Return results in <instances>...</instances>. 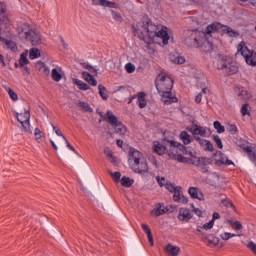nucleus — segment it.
Here are the masks:
<instances>
[{
	"label": "nucleus",
	"mask_w": 256,
	"mask_h": 256,
	"mask_svg": "<svg viewBox=\"0 0 256 256\" xmlns=\"http://www.w3.org/2000/svg\"><path fill=\"white\" fill-rule=\"evenodd\" d=\"M135 36L144 43H157V39H162L163 45H169V28L163 25H156L151 19L144 17L133 25Z\"/></svg>",
	"instance_id": "nucleus-1"
},
{
	"label": "nucleus",
	"mask_w": 256,
	"mask_h": 256,
	"mask_svg": "<svg viewBox=\"0 0 256 256\" xmlns=\"http://www.w3.org/2000/svg\"><path fill=\"white\" fill-rule=\"evenodd\" d=\"M155 86L158 93L162 94V101L165 105H171V103H177V97L171 93L173 89V79L167 75V73H160L155 81Z\"/></svg>",
	"instance_id": "nucleus-2"
},
{
	"label": "nucleus",
	"mask_w": 256,
	"mask_h": 256,
	"mask_svg": "<svg viewBox=\"0 0 256 256\" xmlns=\"http://www.w3.org/2000/svg\"><path fill=\"white\" fill-rule=\"evenodd\" d=\"M17 33L21 41H24V43H31L33 47H39V45L45 43V39H43L41 33L37 32V30L28 23L19 25Z\"/></svg>",
	"instance_id": "nucleus-3"
},
{
	"label": "nucleus",
	"mask_w": 256,
	"mask_h": 256,
	"mask_svg": "<svg viewBox=\"0 0 256 256\" xmlns=\"http://www.w3.org/2000/svg\"><path fill=\"white\" fill-rule=\"evenodd\" d=\"M184 43L188 47H199V45H204L209 47L208 51H212L213 43L210 41H205L201 32L197 30H187L184 32Z\"/></svg>",
	"instance_id": "nucleus-4"
},
{
	"label": "nucleus",
	"mask_w": 256,
	"mask_h": 256,
	"mask_svg": "<svg viewBox=\"0 0 256 256\" xmlns=\"http://www.w3.org/2000/svg\"><path fill=\"white\" fill-rule=\"evenodd\" d=\"M129 161L131 163L134 173L143 175L149 172V166L147 165V158L143 156L139 150H134L129 155Z\"/></svg>",
	"instance_id": "nucleus-5"
},
{
	"label": "nucleus",
	"mask_w": 256,
	"mask_h": 256,
	"mask_svg": "<svg viewBox=\"0 0 256 256\" xmlns=\"http://www.w3.org/2000/svg\"><path fill=\"white\" fill-rule=\"evenodd\" d=\"M181 149H183V144L173 140L168 141V157L174 159V161H178V163H189V159L181 155Z\"/></svg>",
	"instance_id": "nucleus-6"
},
{
	"label": "nucleus",
	"mask_w": 256,
	"mask_h": 256,
	"mask_svg": "<svg viewBox=\"0 0 256 256\" xmlns=\"http://www.w3.org/2000/svg\"><path fill=\"white\" fill-rule=\"evenodd\" d=\"M238 53L244 57L247 65H251L252 67H256V52L249 50L247 46H245V42H241L238 45Z\"/></svg>",
	"instance_id": "nucleus-7"
},
{
	"label": "nucleus",
	"mask_w": 256,
	"mask_h": 256,
	"mask_svg": "<svg viewBox=\"0 0 256 256\" xmlns=\"http://www.w3.org/2000/svg\"><path fill=\"white\" fill-rule=\"evenodd\" d=\"M16 119L20 122L22 131L30 134L33 133V131H31V113H29V110H25L24 113H18Z\"/></svg>",
	"instance_id": "nucleus-8"
},
{
	"label": "nucleus",
	"mask_w": 256,
	"mask_h": 256,
	"mask_svg": "<svg viewBox=\"0 0 256 256\" xmlns=\"http://www.w3.org/2000/svg\"><path fill=\"white\" fill-rule=\"evenodd\" d=\"M236 145L248 153L250 161L256 163V147L249 146V142L242 139L236 141Z\"/></svg>",
	"instance_id": "nucleus-9"
},
{
	"label": "nucleus",
	"mask_w": 256,
	"mask_h": 256,
	"mask_svg": "<svg viewBox=\"0 0 256 256\" xmlns=\"http://www.w3.org/2000/svg\"><path fill=\"white\" fill-rule=\"evenodd\" d=\"M224 25L219 22H214L207 26L205 33L201 32V35L203 39H206V41H209V37H213L216 33H219V31H223Z\"/></svg>",
	"instance_id": "nucleus-10"
},
{
	"label": "nucleus",
	"mask_w": 256,
	"mask_h": 256,
	"mask_svg": "<svg viewBox=\"0 0 256 256\" xmlns=\"http://www.w3.org/2000/svg\"><path fill=\"white\" fill-rule=\"evenodd\" d=\"M173 199L176 203H182L183 205H186V203H189V199L183 195V192L181 191V187H178V189H174L173 192Z\"/></svg>",
	"instance_id": "nucleus-11"
},
{
	"label": "nucleus",
	"mask_w": 256,
	"mask_h": 256,
	"mask_svg": "<svg viewBox=\"0 0 256 256\" xmlns=\"http://www.w3.org/2000/svg\"><path fill=\"white\" fill-rule=\"evenodd\" d=\"M188 193L192 199H198V201H205V195H203V191L197 187H190Z\"/></svg>",
	"instance_id": "nucleus-12"
},
{
	"label": "nucleus",
	"mask_w": 256,
	"mask_h": 256,
	"mask_svg": "<svg viewBox=\"0 0 256 256\" xmlns=\"http://www.w3.org/2000/svg\"><path fill=\"white\" fill-rule=\"evenodd\" d=\"M215 163L216 165H233V161L229 160L222 152L216 154Z\"/></svg>",
	"instance_id": "nucleus-13"
},
{
	"label": "nucleus",
	"mask_w": 256,
	"mask_h": 256,
	"mask_svg": "<svg viewBox=\"0 0 256 256\" xmlns=\"http://www.w3.org/2000/svg\"><path fill=\"white\" fill-rule=\"evenodd\" d=\"M179 221H186L189 222L190 219H193V214L187 208H180L178 213Z\"/></svg>",
	"instance_id": "nucleus-14"
},
{
	"label": "nucleus",
	"mask_w": 256,
	"mask_h": 256,
	"mask_svg": "<svg viewBox=\"0 0 256 256\" xmlns=\"http://www.w3.org/2000/svg\"><path fill=\"white\" fill-rule=\"evenodd\" d=\"M189 133L192 135H200V137H205L207 135V130L199 125H193L190 128H187Z\"/></svg>",
	"instance_id": "nucleus-15"
},
{
	"label": "nucleus",
	"mask_w": 256,
	"mask_h": 256,
	"mask_svg": "<svg viewBox=\"0 0 256 256\" xmlns=\"http://www.w3.org/2000/svg\"><path fill=\"white\" fill-rule=\"evenodd\" d=\"M196 141H198L199 145L204 149V151H213V143L209 140L202 139L200 137H194Z\"/></svg>",
	"instance_id": "nucleus-16"
},
{
	"label": "nucleus",
	"mask_w": 256,
	"mask_h": 256,
	"mask_svg": "<svg viewBox=\"0 0 256 256\" xmlns=\"http://www.w3.org/2000/svg\"><path fill=\"white\" fill-rule=\"evenodd\" d=\"M165 251L170 256H177L179 255V253H181V248L171 243H168L165 247Z\"/></svg>",
	"instance_id": "nucleus-17"
},
{
	"label": "nucleus",
	"mask_w": 256,
	"mask_h": 256,
	"mask_svg": "<svg viewBox=\"0 0 256 256\" xmlns=\"http://www.w3.org/2000/svg\"><path fill=\"white\" fill-rule=\"evenodd\" d=\"M224 71L228 73V75H235V73L239 72V66L235 62L227 63Z\"/></svg>",
	"instance_id": "nucleus-18"
},
{
	"label": "nucleus",
	"mask_w": 256,
	"mask_h": 256,
	"mask_svg": "<svg viewBox=\"0 0 256 256\" xmlns=\"http://www.w3.org/2000/svg\"><path fill=\"white\" fill-rule=\"evenodd\" d=\"M167 211H169V209L163 204H157L156 209L152 210L151 214L155 215V217H161V215H165Z\"/></svg>",
	"instance_id": "nucleus-19"
},
{
	"label": "nucleus",
	"mask_w": 256,
	"mask_h": 256,
	"mask_svg": "<svg viewBox=\"0 0 256 256\" xmlns=\"http://www.w3.org/2000/svg\"><path fill=\"white\" fill-rule=\"evenodd\" d=\"M52 79L56 83H59L63 79V71L61 68H53L51 71Z\"/></svg>",
	"instance_id": "nucleus-20"
},
{
	"label": "nucleus",
	"mask_w": 256,
	"mask_h": 256,
	"mask_svg": "<svg viewBox=\"0 0 256 256\" xmlns=\"http://www.w3.org/2000/svg\"><path fill=\"white\" fill-rule=\"evenodd\" d=\"M214 65L218 69L225 70V67H227V60L225 56L218 55V58L215 60Z\"/></svg>",
	"instance_id": "nucleus-21"
},
{
	"label": "nucleus",
	"mask_w": 256,
	"mask_h": 256,
	"mask_svg": "<svg viewBox=\"0 0 256 256\" xmlns=\"http://www.w3.org/2000/svg\"><path fill=\"white\" fill-rule=\"evenodd\" d=\"M27 57H29V50H25L20 54V58L18 61L20 67H25V65H29V59Z\"/></svg>",
	"instance_id": "nucleus-22"
},
{
	"label": "nucleus",
	"mask_w": 256,
	"mask_h": 256,
	"mask_svg": "<svg viewBox=\"0 0 256 256\" xmlns=\"http://www.w3.org/2000/svg\"><path fill=\"white\" fill-rule=\"evenodd\" d=\"M104 153L108 159V161H110V163H112V165H118L119 161L117 160V157H115V155H113V151H111L109 148H106L104 150Z\"/></svg>",
	"instance_id": "nucleus-23"
},
{
	"label": "nucleus",
	"mask_w": 256,
	"mask_h": 256,
	"mask_svg": "<svg viewBox=\"0 0 256 256\" xmlns=\"http://www.w3.org/2000/svg\"><path fill=\"white\" fill-rule=\"evenodd\" d=\"M223 33H226V35H228V37H239V31L233 30V28L224 25L222 28Z\"/></svg>",
	"instance_id": "nucleus-24"
},
{
	"label": "nucleus",
	"mask_w": 256,
	"mask_h": 256,
	"mask_svg": "<svg viewBox=\"0 0 256 256\" xmlns=\"http://www.w3.org/2000/svg\"><path fill=\"white\" fill-rule=\"evenodd\" d=\"M107 121H108V123H110V125H112V127H115V125L121 123L117 119V116L115 114H113V112H111V111L107 112Z\"/></svg>",
	"instance_id": "nucleus-25"
},
{
	"label": "nucleus",
	"mask_w": 256,
	"mask_h": 256,
	"mask_svg": "<svg viewBox=\"0 0 256 256\" xmlns=\"http://www.w3.org/2000/svg\"><path fill=\"white\" fill-rule=\"evenodd\" d=\"M75 105L78 106L81 111L93 113V108H91V106H89V104L87 102L78 101L75 103Z\"/></svg>",
	"instance_id": "nucleus-26"
},
{
	"label": "nucleus",
	"mask_w": 256,
	"mask_h": 256,
	"mask_svg": "<svg viewBox=\"0 0 256 256\" xmlns=\"http://www.w3.org/2000/svg\"><path fill=\"white\" fill-rule=\"evenodd\" d=\"M28 55L31 61L39 59V57H41V50H39L38 48H31L30 50H28Z\"/></svg>",
	"instance_id": "nucleus-27"
},
{
	"label": "nucleus",
	"mask_w": 256,
	"mask_h": 256,
	"mask_svg": "<svg viewBox=\"0 0 256 256\" xmlns=\"http://www.w3.org/2000/svg\"><path fill=\"white\" fill-rule=\"evenodd\" d=\"M205 240L208 243V245H213L214 247H217V245H219V241H220V239L215 237L213 234H208L205 237Z\"/></svg>",
	"instance_id": "nucleus-28"
},
{
	"label": "nucleus",
	"mask_w": 256,
	"mask_h": 256,
	"mask_svg": "<svg viewBox=\"0 0 256 256\" xmlns=\"http://www.w3.org/2000/svg\"><path fill=\"white\" fill-rule=\"evenodd\" d=\"M137 99H138V105L140 109H145V107H147V100H145V93L139 92L137 94Z\"/></svg>",
	"instance_id": "nucleus-29"
},
{
	"label": "nucleus",
	"mask_w": 256,
	"mask_h": 256,
	"mask_svg": "<svg viewBox=\"0 0 256 256\" xmlns=\"http://www.w3.org/2000/svg\"><path fill=\"white\" fill-rule=\"evenodd\" d=\"M179 138L181 139V141H183L184 145H189V143L193 141V137H191V135H189L185 131H182L180 133Z\"/></svg>",
	"instance_id": "nucleus-30"
},
{
	"label": "nucleus",
	"mask_w": 256,
	"mask_h": 256,
	"mask_svg": "<svg viewBox=\"0 0 256 256\" xmlns=\"http://www.w3.org/2000/svg\"><path fill=\"white\" fill-rule=\"evenodd\" d=\"M98 93H99L101 99H103V101H107V99H109V92L107 91V88H105V86L99 85Z\"/></svg>",
	"instance_id": "nucleus-31"
},
{
	"label": "nucleus",
	"mask_w": 256,
	"mask_h": 256,
	"mask_svg": "<svg viewBox=\"0 0 256 256\" xmlns=\"http://www.w3.org/2000/svg\"><path fill=\"white\" fill-rule=\"evenodd\" d=\"M115 133L118 135H125L127 133V127L123 123L119 122L117 125L113 126Z\"/></svg>",
	"instance_id": "nucleus-32"
},
{
	"label": "nucleus",
	"mask_w": 256,
	"mask_h": 256,
	"mask_svg": "<svg viewBox=\"0 0 256 256\" xmlns=\"http://www.w3.org/2000/svg\"><path fill=\"white\" fill-rule=\"evenodd\" d=\"M211 163L209 158H198L196 162H193L192 165H196V167H205Z\"/></svg>",
	"instance_id": "nucleus-33"
},
{
	"label": "nucleus",
	"mask_w": 256,
	"mask_h": 256,
	"mask_svg": "<svg viewBox=\"0 0 256 256\" xmlns=\"http://www.w3.org/2000/svg\"><path fill=\"white\" fill-rule=\"evenodd\" d=\"M167 149H168V144L166 146L154 144V151L158 155H165V153H167Z\"/></svg>",
	"instance_id": "nucleus-34"
},
{
	"label": "nucleus",
	"mask_w": 256,
	"mask_h": 256,
	"mask_svg": "<svg viewBox=\"0 0 256 256\" xmlns=\"http://www.w3.org/2000/svg\"><path fill=\"white\" fill-rule=\"evenodd\" d=\"M98 5H102V7H109L110 9H117V3L108 0H98Z\"/></svg>",
	"instance_id": "nucleus-35"
},
{
	"label": "nucleus",
	"mask_w": 256,
	"mask_h": 256,
	"mask_svg": "<svg viewBox=\"0 0 256 256\" xmlns=\"http://www.w3.org/2000/svg\"><path fill=\"white\" fill-rule=\"evenodd\" d=\"M75 85L78 87V89H80V91H87L89 89V85H87L85 82L74 78L73 79Z\"/></svg>",
	"instance_id": "nucleus-36"
},
{
	"label": "nucleus",
	"mask_w": 256,
	"mask_h": 256,
	"mask_svg": "<svg viewBox=\"0 0 256 256\" xmlns=\"http://www.w3.org/2000/svg\"><path fill=\"white\" fill-rule=\"evenodd\" d=\"M82 77L84 80L87 81V83H89V85H97L96 81H95V77H93V75L89 74V72H83Z\"/></svg>",
	"instance_id": "nucleus-37"
},
{
	"label": "nucleus",
	"mask_w": 256,
	"mask_h": 256,
	"mask_svg": "<svg viewBox=\"0 0 256 256\" xmlns=\"http://www.w3.org/2000/svg\"><path fill=\"white\" fill-rule=\"evenodd\" d=\"M233 237H241V235L233 234L231 232H224L220 234V238L222 239V241H229V239H233Z\"/></svg>",
	"instance_id": "nucleus-38"
},
{
	"label": "nucleus",
	"mask_w": 256,
	"mask_h": 256,
	"mask_svg": "<svg viewBox=\"0 0 256 256\" xmlns=\"http://www.w3.org/2000/svg\"><path fill=\"white\" fill-rule=\"evenodd\" d=\"M120 181H121V185L123 187H131V185H133V183H135V180H133L129 177H126V176H123Z\"/></svg>",
	"instance_id": "nucleus-39"
},
{
	"label": "nucleus",
	"mask_w": 256,
	"mask_h": 256,
	"mask_svg": "<svg viewBox=\"0 0 256 256\" xmlns=\"http://www.w3.org/2000/svg\"><path fill=\"white\" fill-rule=\"evenodd\" d=\"M210 91L207 88H203L202 91L195 97L196 103H201V99H203V95H209Z\"/></svg>",
	"instance_id": "nucleus-40"
},
{
	"label": "nucleus",
	"mask_w": 256,
	"mask_h": 256,
	"mask_svg": "<svg viewBox=\"0 0 256 256\" xmlns=\"http://www.w3.org/2000/svg\"><path fill=\"white\" fill-rule=\"evenodd\" d=\"M238 96L241 98L242 101H249V99H251V95L245 89L240 90Z\"/></svg>",
	"instance_id": "nucleus-41"
},
{
	"label": "nucleus",
	"mask_w": 256,
	"mask_h": 256,
	"mask_svg": "<svg viewBox=\"0 0 256 256\" xmlns=\"http://www.w3.org/2000/svg\"><path fill=\"white\" fill-rule=\"evenodd\" d=\"M5 45L7 49H11L14 53L17 51V44L14 41L6 40Z\"/></svg>",
	"instance_id": "nucleus-42"
},
{
	"label": "nucleus",
	"mask_w": 256,
	"mask_h": 256,
	"mask_svg": "<svg viewBox=\"0 0 256 256\" xmlns=\"http://www.w3.org/2000/svg\"><path fill=\"white\" fill-rule=\"evenodd\" d=\"M214 129H216L217 133H225V126L221 125L220 121L214 122Z\"/></svg>",
	"instance_id": "nucleus-43"
},
{
	"label": "nucleus",
	"mask_w": 256,
	"mask_h": 256,
	"mask_svg": "<svg viewBox=\"0 0 256 256\" xmlns=\"http://www.w3.org/2000/svg\"><path fill=\"white\" fill-rule=\"evenodd\" d=\"M5 89L9 95L10 99H12V101H17V93H15V91H13V89H11V88L6 87Z\"/></svg>",
	"instance_id": "nucleus-44"
},
{
	"label": "nucleus",
	"mask_w": 256,
	"mask_h": 256,
	"mask_svg": "<svg viewBox=\"0 0 256 256\" xmlns=\"http://www.w3.org/2000/svg\"><path fill=\"white\" fill-rule=\"evenodd\" d=\"M34 136L38 143H41V141H43V136H41V130H39V128H35Z\"/></svg>",
	"instance_id": "nucleus-45"
},
{
	"label": "nucleus",
	"mask_w": 256,
	"mask_h": 256,
	"mask_svg": "<svg viewBox=\"0 0 256 256\" xmlns=\"http://www.w3.org/2000/svg\"><path fill=\"white\" fill-rule=\"evenodd\" d=\"M226 131H228V133H230L231 135H235V133H237V126L233 124H228L226 127Z\"/></svg>",
	"instance_id": "nucleus-46"
},
{
	"label": "nucleus",
	"mask_w": 256,
	"mask_h": 256,
	"mask_svg": "<svg viewBox=\"0 0 256 256\" xmlns=\"http://www.w3.org/2000/svg\"><path fill=\"white\" fill-rule=\"evenodd\" d=\"M156 180L159 183L160 187H166V185L169 183V181H167V179H165V177L157 176Z\"/></svg>",
	"instance_id": "nucleus-47"
},
{
	"label": "nucleus",
	"mask_w": 256,
	"mask_h": 256,
	"mask_svg": "<svg viewBox=\"0 0 256 256\" xmlns=\"http://www.w3.org/2000/svg\"><path fill=\"white\" fill-rule=\"evenodd\" d=\"M172 61L175 63V65H183V63H185V57L176 56Z\"/></svg>",
	"instance_id": "nucleus-48"
},
{
	"label": "nucleus",
	"mask_w": 256,
	"mask_h": 256,
	"mask_svg": "<svg viewBox=\"0 0 256 256\" xmlns=\"http://www.w3.org/2000/svg\"><path fill=\"white\" fill-rule=\"evenodd\" d=\"M52 129L54 131V133L58 136V137H62L63 141H67V138L63 135V132H61L60 129H57L55 127V125L52 124Z\"/></svg>",
	"instance_id": "nucleus-49"
},
{
	"label": "nucleus",
	"mask_w": 256,
	"mask_h": 256,
	"mask_svg": "<svg viewBox=\"0 0 256 256\" xmlns=\"http://www.w3.org/2000/svg\"><path fill=\"white\" fill-rule=\"evenodd\" d=\"M213 139H214L218 149H223V142L221 141V138L219 137V135H214Z\"/></svg>",
	"instance_id": "nucleus-50"
},
{
	"label": "nucleus",
	"mask_w": 256,
	"mask_h": 256,
	"mask_svg": "<svg viewBox=\"0 0 256 256\" xmlns=\"http://www.w3.org/2000/svg\"><path fill=\"white\" fill-rule=\"evenodd\" d=\"M110 175L112 179H114V181H116L117 183L121 181V172H111Z\"/></svg>",
	"instance_id": "nucleus-51"
},
{
	"label": "nucleus",
	"mask_w": 256,
	"mask_h": 256,
	"mask_svg": "<svg viewBox=\"0 0 256 256\" xmlns=\"http://www.w3.org/2000/svg\"><path fill=\"white\" fill-rule=\"evenodd\" d=\"M214 225H215V222H213V220H211L203 225V229H205V231H209V230L213 229Z\"/></svg>",
	"instance_id": "nucleus-52"
},
{
	"label": "nucleus",
	"mask_w": 256,
	"mask_h": 256,
	"mask_svg": "<svg viewBox=\"0 0 256 256\" xmlns=\"http://www.w3.org/2000/svg\"><path fill=\"white\" fill-rule=\"evenodd\" d=\"M112 17L114 21H118V23H121L123 21V17L118 12H112Z\"/></svg>",
	"instance_id": "nucleus-53"
},
{
	"label": "nucleus",
	"mask_w": 256,
	"mask_h": 256,
	"mask_svg": "<svg viewBox=\"0 0 256 256\" xmlns=\"http://www.w3.org/2000/svg\"><path fill=\"white\" fill-rule=\"evenodd\" d=\"M125 69H126L127 73H134L135 72V65H133V63H127L125 65Z\"/></svg>",
	"instance_id": "nucleus-54"
},
{
	"label": "nucleus",
	"mask_w": 256,
	"mask_h": 256,
	"mask_svg": "<svg viewBox=\"0 0 256 256\" xmlns=\"http://www.w3.org/2000/svg\"><path fill=\"white\" fill-rule=\"evenodd\" d=\"M248 249H250V251H252V253H254V255H256V243L253 241L248 242L247 244Z\"/></svg>",
	"instance_id": "nucleus-55"
},
{
	"label": "nucleus",
	"mask_w": 256,
	"mask_h": 256,
	"mask_svg": "<svg viewBox=\"0 0 256 256\" xmlns=\"http://www.w3.org/2000/svg\"><path fill=\"white\" fill-rule=\"evenodd\" d=\"M232 229H234V231H241V229H243V224H241L239 221H234Z\"/></svg>",
	"instance_id": "nucleus-56"
},
{
	"label": "nucleus",
	"mask_w": 256,
	"mask_h": 256,
	"mask_svg": "<svg viewBox=\"0 0 256 256\" xmlns=\"http://www.w3.org/2000/svg\"><path fill=\"white\" fill-rule=\"evenodd\" d=\"M181 155H188V157H193V152H191V150H187V148L183 145V148H181Z\"/></svg>",
	"instance_id": "nucleus-57"
},
{
	"label": "nucleus",
	"mask_w": 256,
	"mask_h": 256,
	"mask_svg": "<svg viewBox=\"0 0 256 256\" xmlns=\"http://www.w3.org/2000/svg\"><path fill=\"white\" fill-rule=\"evenodd\" d=\"M241 113H242L243 116L249 115V105L248 104H244L242 106Z\"/></svg>",
	"instance_id": "nucleus-58"
},
{
	"label": "nucleus",
	"mask_w": 256,
	"mask_h": 256,
	"mask_svg": "<svg viewBox=\"0 0 256 256\" xmlns=\"http://www.w3.org/2000/svg\"><path fill=\"white\" fill-rule=\"evenodd\" d=\"M221 203L222 205H224V207H232V208L234 207L233 202H231V200L229 199H223Z\"/></svg>",
	"instance_id": "nucleus-59"
},
{
	"label": "nucleus",
	"mask_w": 256,
	"mask_h": 256,
	"mask_svg": "<svg viewBox=\"0 0 256 256\" xmlns=\"http://www.w3.org/2000/svg\"><path fill=\"white\" fill-rule=\"evenodd\" d=\"M179 187H175V186H173V184H171V183H167L166 184V189H168V191H170L171 193H175V189H178Z\"/></svg>",
	"instance_id": "nucleus-60"
},
{
	"label": "nucleus",
	"mask_w": 256,
	"mask_h": 256,
	"mask_svg": "<svg viewBox=\"0 0 256 256\" xmlns=\"http://www.w3.org/2000/svg\"><path fill=\"white\" fill-rule=\"evenodd\" d=\"M217 219H221V214H219V212H214L212 214V221H213V223H215V220H217Z\"/></svg>",
	"instance_id": "nucleus-61"
},
{
	"label": "nucleus",
	"mask_w": 256,
	"mask_h": 256,
	"mask_svg": "<svg viewBox=\"0 0 256 256\" xmlns=\"http://www.w3.org/2000/svg\"><path fill=\"white\" fill-rule=\"evenodd\" d=\"M192 211L195 213V215H197V217H201V215H203V212L199 208L193 207Z\"/></svg>",
	"instance_id": "nucleus-62"
},
{
	"label": "nucleus",
	"mask_w": 256,
	"mask_h": 256,
	"mask_svg": "<svg viewBox=\"0 0 256 256\" xmlns=\"http://www.w3.org/2000/svg\"><path fill=\"white\" fill-rule=\"evenodd\" d=\"M142 229L147 235L151 233V228H149V226H147L146 224H142Z\"/></svg>",
	"instance_id": "nucleus-63"
},
{
	"label": "nucleus",
	"mask_w": 256,
	"mask_h": 256,
	"mask_svg": "<svg viewBox=\"0 0 256 256\" xmlns=\"http://www.w3.org/2000/svg\"><path fill=\"white\" fill-rule=\"evenodd\" d=\"M148 237V242L150 243L151 247H153V245H155L154 241H153V234H147Z\"/></svg>",
	"instance_id": "nucleus-64"
}]
</instances>
